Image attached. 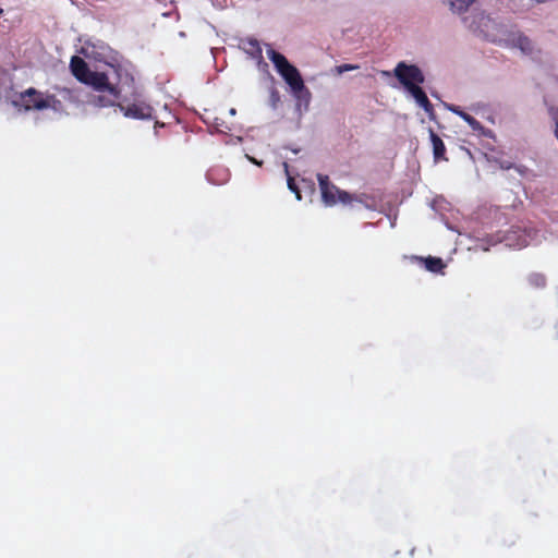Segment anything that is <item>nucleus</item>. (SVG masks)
Wrapping results in <instances>:
<instances>
[{"label":"nucleus","instance_id":"f257e3e1","mask_svg":"<svg viewBox=\"0 0 558 558\" xmlns=\"http://www.w3.org/2000/svg\"><path fill=\"white\" fill-rule=\"evenodd\" d=\"M267 54L270 61L274 63L277 72L289 85L293 95L300 97L303 92H307L300 71L294 65H292L282 53L274 49H269Z\"/></svg>","mask_w":558,"mask_h":558},{"label":"nucleus","instance_id":"f03ea898","mask_svg":"<svg viewBox=\"0 0 558 558\" xmlns=\"http://www.w3.org/2000/svg\"><path fill=\"white\" fill-rule=\"evenodd\" d=\"M21 105L25 111L29 110H44L54 109L57 110L61 106V101L57 99L54 95H46L34 87H29L20 94Z\"/></svg>","mask_w":558,"mask_h":558},{"label":"nucleus","instance_id":"7ed1b4c3","mask_svg":"<svg viewBox=\"0 0 558 558\" xmlns=\"http://www.w3.org/2000/svg\"><path fill=\"white\" fill-rule=\"evenodd\" d=\"M317 181L322 193V201L326 206H335L338 202L342 204L352 202V195L332 184L328 175L319 173L317 174Z\"/></svg>","mask_w":558,"mask_h":558},{"label":"nucleus","instance_id":"20e7f679","mask_svg":"<svg viewBox=\"0 0 558 558\" xmlns=\"http://www.w3.org/2000/svg\"><path fill=\"white\" fill-rule=\"evenodd\" d=\"M393 73L408 92L413 88V86H420V84H423L425 81L423 72L415 64L399 62Z\"/></svg>","mask_w":558,"mask_h":558},{"label":"nucleus","instance_id":"39448f33","mask_svg":"<svg viewBox=\"0 0 558 558\" xmlns=\"http://www.w3.org/2000/svg\"><path fill=\"white\" fill-rule=\"evenodd\" d=\"M118 108L125 118L135 120H150L154 118V108L144 100L135 99L132 104H118Z\"/></svg>","mask_w":558,"mask_h":558},{"label":"nucleus","instance_id":"423d86ee","mask_svg":"<svg viewBox=\"0 0 558 558\" xmlns=\"http://www.w3.org/2000/svg\"><path fill=\"white\" fill-rule=\"evenodd\" d=\"M121 90L118 86L109 88L105 90V93H97L89 97V105L96 108H108V107H118L120 104L118 100L120 99Z\"/></svg>","mask_w":558,"mask_h":558},{"label":"nucleus","instance_id":"0eeeda50","mask_svg":"<svg viewBox=\"0 0 558 558\" xmlns=\"http://www.w3.org/2000/svg\"><path fill=\"white\" fill-rule=\"evenodd\" d=\"M70 69L73 76L83 84L93 72L87 62L78 56H73L71 58Z\"/></svg>","mask_w":558,"mask_h":558},{"label":"nucleus","instance_id":"6e6552de","mask_svg":"<svg viewBox=\"0 0 558 558\" xmlns=\"http://www.w3.org/2000/svg\"><path fill=\"white\" fill-rule=\"evenodd\" d=\"M84 84L89 85L97 93H105V90L116 87L117 85L109 82V77L104 72H92Z\"/></svg>","mask_w":558,"mask_h":558},{"label":"nucleus","instance_id":"1a4fd4ad","mask_svg":"<svg viewBox=\"0 0 558 558\" xmlns=\"http://www.w3.org/2000/svg\"><path fill=\"white\" fill-rule=\"evenodd\" d=\"M409 93L413 96V98L418 104V106H421L424 109V111L427 113L429 119L434 120L435 119L434 106L429 101L428 97L426 96V94L422 89V87L421 86H413V88H411L409 90Z\"/></svg>","mask_w":558,"mask_h":558},{"label":"nucleus","instance_id":"9d476101","mask_svg":"<svg viewBox=\"0 0 558 558\" xmlns=\"http://www.w3.org/2000/svg\"><path fill=\"white\" fill-rule=\"evenodd\" d=\"M206 178L214 185H223L230 180V171L223 166H214L207 171Z\"/></svg>","mask_w":558,"mask_h":558},{"label":"nucleus","instance_id":"9b49d317","mask_svg":"<svg viewBox=\"0 0 558 558\" xmlns=\"http://www.w3.org/2000/svg\"><path fill=\"white\" fill-rule=\"evenodd\" d=\"M508 45L519 48L523 53L531 54L533 52V44L531 39L523 34H515L508 40Z\"/></svg>","mask_w":558,"mask_h":558},{"label":"nucleus","instance_id":"f8f14e48","mask_svg":"<svg viewBox=\"0 0 558 558\" xmlns=\"http://www.w3.org/2000/svg\"><path fill=\"white\" fill-rule=\"evenodd\" d=\"M429 138L433 145V154L435 161L439 160H448L445 156L446 154V147L442 142V140L433 131V129H429Z\"/></svg>","mask_w":558,"mask_h":558},{"label":"nucleus","instance_id":"ddd939ff","mask_svg":"<svg viewBox=\"0 0 558 558\" xmlns=\"http://www.w3.org/2000/svg\"><path fill=\"white\" fill-rule=\"evenodd\" d=\"M242 49L253 58H262V47L257 39L245 38L241 40Z\"/></svg>","mask_w":558,"mask_h":558},{"label":"nucleus","instance_id":"4468645a","mask_svg":"<svg viewBox=\"0 0 558 558\" xmlns=\"http://www.w3.org/2000/svg\"><path fill=\"white\" fill-rule=\"evenodd\" d=\"M449 109L458 114L459 117H461L470 126L473 131H482L483 130V125L481 124L480 121H477L474 117H472L471 114L466 113L465 111L461 110L460 107H456V106H451L449 107Z\"/></svg>","mask_w":558,"mask_h":558},{"label":"nucleus","instance_id":"2eb2a0df","mask_svg":"<svg viewBox=\"0 0 558 558\" xmlns=\"http://www.w3.org/2000/svg\"><path fill=\"white\" fill-rule=\"evenodd\" d=\"M442 2L447 3L453 13L461 14L468 11L475 0H442Z\"/></svg>","mask_w":558,"mask_h":558},{"label":"nucleus","instance_id":"dca6fc26","mask_svg":"<svg viewBox=\"0 0 558 558\" xmlns=\"http://www.w3.org/2000/svg\"><path fill=\"white\" fill-rule=\"evenodd\" d=\"M425 268L432 272H441L446 267L444 260L440 257L428 256L423 259Z\"/></svg>","mask_w":558,"mask_h":558},{"label":"nucleus","instance_id":"f3484780","mask_svg":"<svg viewBox=\"0 0 558 558\" xmlns=\"http://www.w3.org/2000/svg\"><path fill=\"white\" fill-rule=\"evenodd\" d=\"M527 280L529 283L535 288H544L546 286V277L543 274H531Z\"/></svg>","mask_w":558,"mask_h":558},{"label":"nucleus","instance_id":"a211bd4d","mask_svg":"<svg viewBox=\"0 0 558 558\" xmlns=\"http://www.w3.org/2000/svg\"><path fill=\"white\" fill-rule=\"evenodd\" d=\"M356 69H359V65H356V64H349V63H344V64L336 66V71H337L338 74H342L344 72L353 71V70H356Z\"/></svg>","mask_w":558,"mask_h":558},{"label":"nucleus","instance_id":"6ab92c4d","mask_svg":"<svg viewBox=\"0 0 558 558\" xmlns=\"http://www.w3.org/2000/svg\"><path fill=\"white\" fill-rule=\"evenodd\" d=\"M288 186L292 192H294L296 194L298 199H301V194H300V191L294 182V179H292V178L288 179Z\"/></svg>","mask_w":558,"mask_h":558}]
</instances>
